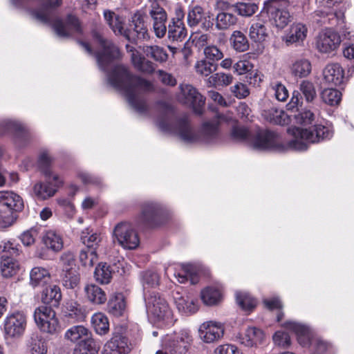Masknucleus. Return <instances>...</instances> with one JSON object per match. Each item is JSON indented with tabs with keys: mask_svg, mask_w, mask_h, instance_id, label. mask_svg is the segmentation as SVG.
Listing matches in <instances>:
<instances>
[{
	"mask_svg": "<svg viewBox=\"0 0 354 354\" xmlns=\"http://www.w3.org/2000/svg\"><path fill=\"white\" fill-rule=\"evenodd\" d=\"M288 131L295 139L285 142L277 132L269 129L260 130L252 138V147L261 151L278 153H284L289 149L306 151L308 143H318L329 140L333 133L330 127L322 124H315L308 128L292 127Z\"/></svg>",
	"mask_w": 354,
	"mask_h": 354,
	"instance_id": "f257e3e1",
	"label": "nucleus"
},
{
	"mask_svg": "<svg viewBox=\"0 0 354 354\" xmlns=\"http://www.w3.org/2000/svg\"><path fill=\"white\" fill-rule=\"evenodd\" d=\"M109 84L115 90L122 93L129 104L138 112L146 113L148 105L140 98L138 91L151 92L154 90L151 82L133 73L129 68L122 64L114 65L106 71Z\"/></svg>",
	"mask_w": 354,
	"mask_h": 354,
	"instance_id": "f03ea898",
	"label": "nucleus"
},
{
	"mask_svg": "<svg viewBox=\"0 0 354 354\" xmlns=\"http://www.w3.org/2000/svg\"><path fill=\"white\" fill-rule=\"evenodd\" d=\"M22 253L21 246L15 241L0 242V272L3 278L16 276L20 270L18 257Z\"/></svg>",
	"mask_w": 354,
	"mask_h": 354,
	"instance_id": "7ed1b4c3",
	"label": "nucleus"
},
{
	"mask_svg": "<svg viewBox=\"0 0 354 354\" xmlns=\"http://www.w3.org/2000/svg\"><path fill=\"white\" fill-rule=\"evenodd\" d=\"M289 0H266L263 3V13H266L270 26L282 30L293 20V15L288 8Z\"/></svg>",
	"mask_w": 354,
	"mask_h": 354,
	"instance_id": "20e7f679",
	"label": "nucleus"
},
{
	"mask_svg": "<svg viewBox=\"0 0 354 354\" xmlns=\"http://www.w3.org/2000/svg\"><path fill=\"white\" fill-rule=\"evenodd\" d=\"M59 280L66 289H75L80 282V274L78 272L74 254L71 251L64 252L59 257Z\"/></svg>",
	"mask_w": 354,
	"mask_h": 354,
	"instance_id": "39448f33",
	"label": "nucleus"
},
{
	"mask_svg": "<svg viewBox=\"0 0 354 354\" xmlns=\"http://www.w3.org/2000/svg\"><path fill=\"white\" fill-rule=\"evenodd\" d=\"M140 209L138 223L145 227L150 228L159 227L167 220L166 209L160 203L146 201L141 204Z\"/></svg>",
	"mask_w": 354,
	"mask_h": 354,
	"instance_id": "423d86ee",
	"label": "nucleus"
},
{
	"mask_svg": "<svg viewBox=\"0 0 354 354\" xmlns=\"http://www.w3.org/2000/svg\"><path fill=\"white\" fill-rule=\"evenodd\" d=\"M91 35L93 39L102 48V50L97 51L95 55L100 68L106 72L108 66L118 58L119 49L111 40L105 39L97 30H93Z\"/></svg>",
	"mask_w": 354,
	"mask_h": 354,
	"instance_id": "0eeeda50",
	"label": "nucleus"
},
{
	"mask_svg": "<svg viewBox=\"0 0 354 354\" xmlns=\"http://www.w3.org/2000/svg\"><path fill=\"white\" fill-rule=\"evenodd\" d=\"M147 21L146 8L137 10L131 17L130 28H126V39L133 44H136L138 40L149 39L150 36Z\"/></svg>",
	"mask_w": 354,
	"mask_h": 354,
	"instance_id": "6e6552de",
	"label": "nucleus"
},
{
	"mask_svg": "<svg viewBox=\"0 0 354 354\" xmlns=\"http://www.w3.org/2000/svg\"><path fill=\"white\" fill-rule=\"evenodd\" d=\"M34 319L39 330L52 335L61 332V326L55 311L47 306L37 308L34 313Z\"/></svg>",
	"mask_w": 354,
	"mask_h": 354,
	"instance_id": "1a4fd4ad",
	"label": "nucleus"
},
{
	"mask_svg": "<svg viewBox=\"0 0 354 354\" xmlns=\"http://www.w3.org/2000/svg\"><path fill=\"white\" fill-rule=\"evenodd\" d=\"M114 235L119 244L125 249L134 250L140 245V237L129 223H118L114 229Z\"/></svg>",
	"mask_w": 354,
	"mask_h": 354,
	"instance_id": "9d476101",
	"label": "nucleus"
},
{
	"mask_svg": "<svg viewBox=\"0 0 354 354\" xmlns=\"http://www.w3.org/2000/svg\"><path fill=\"white\" fill-rule=\"evenodd\" d=\"M64 185V180L58 175L53 174L46 178L45 182H38L33 186V192L39 200H46L53 197Z\"/></svg>",
	"mask_w": 354,
	"mask_h": 354,
	"instance_id": "9b49d317",
	"label": "nucleus"
},
{
	"mask_svg": "<svg viewBox=\"0 0 354 354\" xmlns=\"http://www.w3.org/2000/svg\"><path fill=\"white\" fill-rule=\"evenodd\" d=\"M182 97L180 101L192 108L194 112L201 115L203 114L205 104V97L190 84L181 86Z\"/></svg>",
	"mask_w": 354,
	"mask_h": 354,
	"instance_id": "f8f14e48",
	"label": "nucleus"
},
{
	"mask_svg": "<svg viewBox=\"0 0 354 354\" xmlns=\"http://www.w3.org/2000/svg\"><path fill=\"white\" fill-rule=\"evenodd\" d=\"M26 327V316L23 312L8 314L3 322L5 334L10 337H20Z\"/></svg>",
	"mask_w": 354,
	"mask_h": 354,
	"instance_id": "ddd939ff",
	"label": "nucleus"
},
{
	"mask_svg": "<svg viewBox=\"0 0 354 354\" xmlns=\"http://www.w3.org/2000/svg\"><path fill=\"white\" fill-rule=\"evenodd\" d=\"M12 3L17 8H24L28 0H11ZM46 3L40 9H30V13L32 17L45 24L50 23V15L48 9H56L62 5V0H46Z\"/></svg>",
	"mask_w": 354,
	"mask_h": 354,
	"instance_id": "4468645a",
	"label": "nucleus"
},
{
	"mask_svg": "<svg viewBox=\"0 0 354 354\" xmlns=\"http://www.w3.org/2000/svg\"><path fill=\"white\" fill-rule=\"evenodd\" d=\"M144 8H146L147 17L149 18L150 16L153 19V28L156 37H163L167 32V15L166 11L156 2L152 3L150 7Z\"/></svg>",
	"mask_w": 354,
	"mask_h": 354,
	"instance_id": "2eb2a0df",
	"label": "nucleus"
},
{
	"mask_svg": "<svg viewBox=\"0 0 354 354\" xmlns=\"http://www.w3.org/2000/svg\"><path fill=\"white\" fill-rule=\"evenodd\" d=\"M214 18L209 15V12H205L204 8L200 5H191L189 6L187 21L190 27L201 24V28L205 30H209L214 26Z\"/></svg>",
	"mask_w": 354,
	"mask_h": 354,
	"instance_id": "dca6fc26",
	"label": "nucleus"
},
{
	"mask_svg": "<svg viewBox=\"0 0 354 354\" xmlns=\"http://www.w3.org/2000/svg\"><path fill=\"white\" fill-rule=\"evenodd\" d=\"M192 336L189 331L182 330L174 334L166 344L170 354H187L192 344Z\"/></svg>",
	"mask_w": 354,
	"mask_h": 354,
	"instance_id": "f3484780",
	"label": "nucleus"
},
{
	"mask_svg": "<svg viewBox=\"0 0 354 354\" xmlns=\"http://www.w3.org/2000/svg\"><path fill=\"white\" fill-rule=\"evenodd\" d=\"M65 23L66 24H64L61 19H57L52 24L53 29L59 37L66 38L71 37V33L66 29V26L77 34H83L82 23L76 15L73 14H68L66 16Z\"/></svg>",
	"mask_w": 354,
	"mask_h": 354,
	"instance_id": "a211bd4d",
	"label": "nucleus"
},
{
	"mask_svg": "<svg viewBox=\"0 0 354 354\" xmlns=\"http://www.w3.org/2000/svg\"><path fill=\"white\" fill-rule=\"evenodd\" d=\"M341 43L340 36L332 29L320 32L316 39V48L322 53H330L336 50Z\"/></svg>",
	"mask_w": 354,
	"mask_h": 354,
	"instance_id": "6ab92c4d",
	"label": "nucleus"
},
{
	"mask_svg": "<svg viewBox=\"0 0 354 354\" xmlns=\"http://www.w3.org/2000/svg\"><path fill=\"white\" fill-rule=\"evenodd\" d=\"M24 208V201L19 195L10 191H0L1 212H8L12 214L13 212H21Z\"/></svg>",
	"mask_w": 354,
	"mask_h": 354,
	"instance_id": "aec40b11",
	"label": "nucleus"
},
{
	"mask_svg": "<svg viewBox=\"0 0 354 354\" xmlns=\"http://www.w3.org/2000/svg\"><path fill=\"white\" fill-rule=\"evenodd\" d=\"M62 313L64 319L71 323L83 322L86 317L85 308L74 299L67 300L63 304Z\"/></svg>",
	"mask_w": 354,
	"mask_h": 354,
	"instance_id": "412c9836",
	"label": "nucleus"
},
{
	"mask_svg": "<svg viewBox=\"0 0 354 354\" xmlns=\"http://www.w3.org/2000/svg\"><path fill=\"white\" fill-rule=\"evenodd\" d=\"M147 309L157 318H163L169 311V306L159 292L153 291L145 297Z\"/></svg>",
	"mask_w": 354,
	"mask_h": 354,
	"instance_id": "4be33fe9",
	"label": "nucleus"
},
{
	"mask_svg": "<svg viewBox=\"0 0 354 354\" xmlns=\"http://www.w3.org/2000/svg\"><path fill=\"white\" fill-rule=\"evenodd\" d=\"M200 338L205 343H213L219 340L224 335V328L221 324L207 322L201 325Z\"/></svg>",
	"mask_w": 354,
	"mask_h": 354,
	"instance_id": "5701e85b",
	"label": "nucleus"
},
{
	"mask_svg": "<svg viewBox=\"0 0 354 354\" xmlns=\"http://www.w3.org/2000/svg\"><path fill=\"white\" fill-rule=\"evenodd\" d=\"M324 81L335 86L345 84L346 77L344 69L339 63H330L326 66L323 71Z\"/></svg>",
	"mask_w": 354,
	"mask_h": 354,
	"instance_id": "b1692460",
	"label": "nucleus"
},
{
	"mask_svg": "<svg viewBox=\"0 0 354 354\" xmlns=\"http://www.w3.org/2000/svg\"><path fill=\"white\" fill-rule=\"evenodd\" d=\"M129 339L121 333L113 335L104 346L105 354H127L131 351Z\"/></svg>",
	"mask_w": 354,
	"mask_h": 354,
	"instance_id": "393cba45",
	"label": "nucleus"
},
{
	"mask_svg": "<svg viewBox=\"0 0 354 354\" xmlns=\"http://www.w3.org/2000/svg\"><path fill=\"white\" fill-rule=\"evenodd\" d=\"M308 28L301 22L293 23L288 32L283 37V41L287 46L295 44L299 46L303 44L307 37Z\"/></svg>",
	"mask_w": 354,
	"mask_h": 354,
	"instance_id": "a878e982",
	"label": "nucleus"
},
{
	"mask_svg": "<svg viewBox=\"0 0 354 354\" xmlns=\"http://www.w3.org/2000/svg\"><path fill=\"white\" fill-rule=\"evenodd\" d=\"M281 325L295 333L298 343L302 347H308L311 344L312 333L307 326L292 321L285 322Z\"/></svg>",
	"mask_w": 354,
	"mask_h": 354,
	"instance_id": "bb28decb",
	"label": "nucleus"
},
{
	"mask_svg": "<svg viewBox=\"0 0 354 354\" xmlns=\"http://www.w3.org/2000/svg\"><path fill=\"white\" fill-rule=\"evenodd\" d=\"M127 299L122 292L113 294L107 303L106 310L113 317H123L127 312Z\"/></svg>",
	"mask_w": 354,
	"mask_h": 354,
	"instance_id": "cd10ccee",
	"label": "nucleus"
},
{
	"mask_svg": "<svg viewBox=\"0 0 354 354\" xmlns=\"http://www.w3.org/2000/svg\"><path fill=\"white\" fill-rule=\"evenodd\" d=\"M176 130L180 138L185 142L193 143L198 140V135L194 131L187 116L177 120Z\"/></svg>",
	"mask_w": 354,
	"mask_h": 354,
	"instance_id": "c85d7f7f",
	"label": "nucleus"
},
{
	"mask_svg": "<svg viewBox=\"0 0 354 354\" xmlns=\"http://www.w3.org/2000/svg\"><path fill=\"white\" fill-rule=\"evenodd\" d=\"M14 144L19 148L26 147L32 139L30 129L24 124L15 122L12 133Z\"/></svg>",
	"mask_w": 354,
	"mask_h": 354,
	"instance_id": "c756f323",
	"label": "nucleus"
},
{
	"mask_svg": "<svg viewBox=\"0 0 354 354\" xmlns=\"http://www.w3.org/2000/svg\"><path fill=\"white\" fill-rule=\"evenodd\" d=\"M62 298L61 288L57 285L46 286L41 292V301L51 308H58Z\"/></svg>",
	"mask_w": 354,
	"mask_h": 354,
	"instance_id": "7c9ffc66",
	"label": "nucleus"
},
{
	"mask_svg": "<svg viewBox=\"0 0 354 354\" xmlns=\"http://www.w3.org/2000/svg\"><path fill=\"white\" fill-rule=\"evenodd\" d=\"M265 338L263 331L257 327H248L239 337V342L248 347L257 346Z\"/></svg>",
	"mask_w": 354,
	"mask_h": 354,
	"instance_id": "2f4dec72",
	"label": "nucleus"
},
{
	"mask_svg": "<svg viewBox=\"0 0 354 354\" xmlns=\"http://www.w3.org/2000/svg\"><path fill=\"white\" fill-rule=\"evenodd\" d=\"M104 17L110 28L116 35H122L126 38V29L124 28V21L122 17L116 15L113 11L106 10Z\"/></svg>",
	"mask_w": 354,
	"mask_h": 354,
	"instance_id": "473e14b6",
	"label": "nucleus"
},
{
	"mask_svg": "<svg viewBox=\"0 0 354 354\" xmlns=\"http://www.w3.org/2000/svg\"><path fill=\"white\" fill-rule=\"evenodd\" d=\"M85 297L93 305H102L107 301L105 291L98 286L91 283L84 287Z\"/></svg>",
	"mask_w": 354,
	"mask_h": 354,
	"instance_id": "72a5a7b5",
	"label": "nucleus"
},
{
	"mask_svg": "<svg viewBox=\"0 0 354 354\" xmlns=\"http://www.w3.org/2000/svg\"><path fill=\"white\" fill-rule=\"evenodd\" d=\"M131 60L134 68L141 73L152 75L156 71L154 63L140 53H133Z\"/></svg>",
	"mask_w": 354,
	"mask_h": 354,
	"instance_id": "f704fd0d",
	"label": "nucleus"
},
{
	"mask_svg": "<svg viewBox=\"0 0 354 354\" xmlns=\"http://www.w3.org/2000/svg\"><path fill=\"white\" fill-rule=\"evenodd\" d=\"M230 8L221 9L216 17V28L218 30H227L236 25L237 17L232 12H230Z\"/></svg>",
	"mask_w": 354,
	"mask_h": 354,
	"instance_id": "c9c22d12",
	"label": "nucleus"
},
{
	"mask_svg": "<svg viewBox=\"0 0 354 354\" xmlns=\"http://www.w3.org/2000/svg\"><path fill=\"white\" fill-rule=\"evenodd\" d=\"M50 274L49 271L42 267H35L30 272V282L34 287H44L50 281Z\"/></svg>",
	"mask_w": 354,
	"mask_h": 354,
	"instance_id": "e433bc0d",
	"label": "nucleus"
},
{
	"mask_svg": "<svg viewBox=\"0 0 354 354\" xmlns=\"http://www.w3.org/2000/svg\"><path fill=\"white\" fill-rule=\"evenodd\" d=\"M230 118L223 113H218L216 118L211 122H205L202 125L203 130L206 136L216 138L218 135L219 126L222 122H228Z\"/></svg>",
	"mask_w": 354,
	"mask_h": 354,
	"instance_id": "4c0bfd02",
	"label": "nucleus"
},
{
	"mask_svg": "<svg viewBox=\"0 0 354 354\" xmlns=\"http://www.w3.org/2000/svg\"><path fill=\"white\" fill-rule=\"evenodd\" d=\"M100 344L93 338L86 337L75 346L73 354H97Z\"/></svg>",
	"mask_w": 354,
	"mask_h": 354,
	"instance_id": "58836bf2",
	"label": "nucleus"
},
{
	"mask_svg": "<svg viewBox=\"0 0 354 354\" xmlns=\"http://www.w3.org/2000/svg\"><path fill=\"white\" fill-rule=\"evenodd\" d=\"M142 51L147 57L152 59L160 64L165 63L169 57L166 50L158 45L144 46Z\"/></svg>",
	"mask_w": 354,
	"mask_h": 354,
	"instance_id": "ea45409f",
	"label": "nucleus"
},
{
	"mask_svg": "<svg viewBox=\"0 0 354 354\" xmlns=\"http://www.w3.org/2000/svg\"><path fill=\"white\" fill-rule=\"evenodd\" d=\"M175 276L178 281L181 283L189 281L191 284H196L199 281L196 268L191 264L183 265Z\"/></svg>",
	"mask_w": 354,
	"mask_h": 354,
	"instance_id": "a19ab883",
	"label": "nucleus"
},
{
	"mask_svg": "<svg viewBox=\"0 0 354 354\" xmlns=\"http://www.w3.org/2000/svg\"><path fill=\"white\" fill-rule=\"evenodd\" d=\"M80 239L86 248L97 251L102 241L101 234L93 232L92 230L86 228L84 230L80 236Z\"/></svg>",
	"mask_w": 354,
	"mask_h": 354,
	"instance_id": "79ce46f5",
	"label": "nucleus"
},
{
	"mask_svg": "<svg viewBox=\"0 0 354 354\" xmlns=\"http://www.w3.org/2000/svg\"><path fill=\"white\" fill-rule=\"evenodd\" d=\"M91 324L98 335H106L109 331V321L108 317L103 313H96L91 317Z\"/></svg>",
	"mask_w": 354,
	"mask_h": 354,
	"instance_id": "37998d69",
	"label": "nucleus"
},
{
	"mask_svg": "<svg viewBox=\"0 0 354 354\" xmlns=\"http://www.w3.org/2000/svg\"><path fill=\"white\" fill-rule=\"evenodd\" d=\"M111 266L106 263H100L95 269L94 278L101 284H108L113 277Z\"/></svg>",
	"mask_w": 354,
	"mask_h": 354,
	"instance_id": "c03bdc74",
	"label": "nucleus"
},
{
	"mask_svg": "<svg viewBox=\"0 0 354 354\" xmlns=\"http://www.w3.org/2000/svg\"><path fill=\"white\" fill-rule=\"evenodd\" d=\"M249 37L254 42L262 43L268 37V29L260 22L254 23L250 27Z\"/></svg>",
	"mask_w": 354,
	"mask_h": 354,
	"instance_id": "a18cd8bd",
	"label": "nucleus"
},
{
	"mask_svg": "<svg viewBox=\"0 0 354 354\" xmlns=\"http://www.w3.org/2000/svg\"><path fill=\"white\" fill-rule=\"evenodd\" d=\"M311 64L306 59H301L295 62L291 68V73L295 77H307L311 72Z\"/></svg>",
	"mask_w": 354,
	"mask_h": 354,
	"instance_id": "49530a36",
	"label": "nucleus"
},
{
	"mask_svg": "<svg viewBox=\"0 0 354 354\" xmlns=\"http://www.w3.org/2000/svg\"><path fill=\"white\" fill-rule=\"evenodd\" d=\"M44 245L54 252H58L63 248V240L61 236L55 232L48 231L43 237Z\"/></svg>",
	"mask_w": 354,
	"mask_h": 354,
	"instance_id": "de8ad7c7",
	"label": "nucleus"
},
{
	"mask_svg": "<svg viewBox=\"0 0 354 354\" xmlns=\"http://www.w3.org/2000/svg\"><path fill=\"white\" fill-rule=\"evenodd\" d=\"M342 94L336 88H325L321 93V98L326 104L335 106L340 104Z\"/></svg>",
	"mask_w": 354,
	"mask_h": 354,
	"instance_id": "09e8293b",
	"label": "nucleus"
},
{
	"mask_svg": "<svg viewBox=\"0 0 354 354\" xmlns=\"http://www.w3.org/2000/svg\"><path fill=\"white\" fill-rule=\"evenodd\" d=\"M232 48L237 52H245L249 48V41L246 36L240 30L233 32L230 37Z\"/></svg>",
	"mask_w": 354,
	"mask_h": 354,
	"instance_id": "8fccbe9b",
	"label": "nucleus"
},
{
	"mask_svg": "<svg viewBox=\"0 0 354 354\" xmlns=\"http://www.w3.org/2000/svg\"><path fill=\"white\" fill-rule=\"evenodd\" d=\"M168 38L174 41H183L187 35L184 24L169 23L168 26Z\"/></svg>",
	"mask_w": 354,
	"mask_h": 354,
	"instance_id": "3c124183",
	"label": "nucleus"
},
{
	"mask_svg": "<svg viewBox=\"0 0 354 354\" xmlns=\"http://www.w3.org/2000/svg\"><path fill=\"white\" fill-rule=\"evenodd\" d=\"M29 346L32 354H46L47 342L39 335H33L30 339Z\"/></svg>",
	"mask_w": 354,
	"mask_h": 354,
	"instance_id": "603ef678",
	"label": "nucleus"
},
{
	"mask_svg": "<svg viewBox=\"0 0 354 354\" xmlns=\"http://www.w3.org/2000/svg\"><path fill=\"white\" fill-rule=\"evenodd\" d=\"M262 115L270 123L279 125H284L286 124V115L284 112L277 109L264 110Z\"/></svg>",
	"mask_w": 354,
	"mask_h": 354,
	"instance_id": "864d4df0",
	"label": "nucleus"
},
{
	"mask_svg": "<svg viewBox=\"0 0 354 354\" xmlns=\"http://www.w3.org/2000/svg\"><path fill=\"white\" fill-rule=\"evenodd\" d=\"M233 10L243 17H251L258 10L255 3L237 2L232 6Z\"/></svg>",
	"mask_w": 354,
	"mask_h": 354,
	"instance_id": "5fc2aeb1",
	"label": "nucleus"
},
{
	"mask_svg": "<svg viewBox=\"0 0 354 354\" xmlns=\"http://www.w3.org/2000/svg\"><path fill=\"white\" fill-rule=\"evenodd\" d=\"M52 162V158L46 152L41 153L39 156L37 161L38 168L46 178H51L54 174L51 171Z\"/></svg>",
	"mask_w": 354,
	"mask_h": 354,
	"instance_id": "6e6d98bb",
	"label": "nucleus"
},
{
	"mask_svg": "<svg viewBox=\"0 0 354 354\" xmlns=\"http://www.w3.org/2000/svg\"><path fill=\"white\" fill-rule=\"evenodd\" d=\"M236 302L244 310H252L257 306V300L250 294L238 292L236 296Z\"/></svg>",
	"mask_w": 354,
	"mask_h": 354,
	"instance_id": "4d7b16f0",
	"label": "nucleus"
},
{
	"mask_svg": "<svg viewBox=\"0 0 354 354\" xmlns=\"http://www.w3.org/2000/svg\"><path fill=\"white\" fill-rule=\"evenodd\" d=\"M89 331L83 326H74L66 330L65 337L73 342H75L83 338L88 337Z\"/></svg>",
	"mask_w": 354,
	"mask_h": 354,
	"instance_id": "13d9d810",
	"label": "nucleus"
},
{
	"mask_svg": "<svg viewBox=\"0 0 354 354\" xmlns=\"http://www.w3.org/2000/svg\"><path fill=\"white\" fill-rule=\"evenodd\" d=\"M221 292L213 287H207L201 292V299L207 305L216 304L221 298Z\"/></svg>",
	"mask_w": 354,
	"mask_h": 354,
	"instance_id": "bf43d9fd",
	"label": "nucleus"
},
{
	"mask_svg": "<svg viewBox=\"0 0 354 354\" xmlns=\"http://www.w3.org/2000/svg\"><path fill=\"white\" fill-rule=\"evenodd\" d=\"M217 67L216 63L212 62L206 59L198 61L195 64L196 73L205 77L216 71Z\"/></svg>",
	"mask_w": 354,
	"mask_h": 354,
	"instance_id": "052dcab7",
	"label": "nucleus"
},
{
	"mask_svg": "<svg viewBox=\"0 0 354 354\" xmlns=\"http://www.w3.org/2000/svg\"><path fill=\"white\" fill-rule=\"evenodd\" d=\"M232 80L233 77L232 75L223 73H214L208 79L209 83L214 87L230 85Z\"/></svg>",
	"mask_w": 354,
	"mask_h": 354,
	"instance_id": "680f3d73",
	"label": "nucleus"
},
{
	"mask_svg": "<svg viewBox=\"0 0 354 354\" xmlns=\"http://www.w3.org/2000/svg\"><path fill=\"white\" fill-rule=\"evenodd\" d=\"M79 259L83 266L92 267L97 259V251L87 248H83L80 252Z\"/></svg>",
	"mask_w": 354,
	"mask_h": 354,
	"instance_id": "e2e57ef3",
	"label": "nucleus"
},
{
	"mask_svg": "<svg viewBox=\"0 0 354 354\" xmlns=\"http://www.w3.org/2000/svg\"><path fill=\"white\" fill-rule=\"evenodd\" d=\"M230 136L236 141H246L250 136V132L244 127L234 125L232 128Z\"/></svg>",
	"mask_w": 354,
	"mask_h": 354,
	"instance_id": "0e129e2a",
	"label": "nucleus"
},
{
	"mask_svg": "<svg viewBox=\"0 0 354 354\" xmlns=\"http://www.w3.org/2000/svg\"><path fill=\"white\" fill-rule=\"evenodd\" d=\"M296 122L301 126L311 125L315 120V114L310 110H304L295 115Z\"/></svg>",
	"mask_w": 354,
	"mask_h": 354,
	"instance_id": "69168bd1",
	"label": "nucleus"
},
{
	"mask_svg": "<svg viewBox=\"0 0 354 354\" xmlns=\"http://www.w3.org/2000/svg\"><path fill=\"white\" fill-rule=\"evenodd\" d=\"M39 227H32L24 232L20 236V239L22 243L26 246H30L34 244L35 239L39 234Z\"/></svg>",
	"mask_w": 354,
	"mask_h": 354,
	"instance_id": "338daca9",
	"label": "nucleus"
},
{
	"mask_svg": "<svg viewBox=\"0 0 354 354\" xmlns=\"http://www.w3.org/2000/svg\"><path fill=\"white\" fill-rule=\"evenodd\" d=\"M204 54L206 59L215 63L223 57V53L216 46L205 47Z\"/></svg>",
	"mask_w": 354,
	"mask_h": 354,
	"instance_id": "774afa93",
	"label": "nucleus"
}]
</instances>
